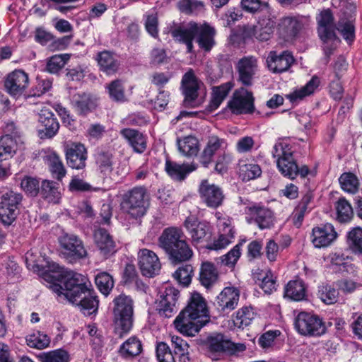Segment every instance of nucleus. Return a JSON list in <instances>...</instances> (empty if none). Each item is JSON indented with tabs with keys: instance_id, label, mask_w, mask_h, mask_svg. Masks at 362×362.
Instances as JSON below:
<instances>
[{
	"instance_id": "1",
	"label": "nucleus",
	"mask_w": 362,
	"mask_h": 362,
	"mask_svg": "<svg viewBox=\"0 0 362 362\" xmlns=\"http://www.w3.org/2000/svg\"><path fill=\"white\" fill-rule=\"evenodd\" d=\"M210 321L206 303L201 295L194 293L184 310L174 320L178 332L188 337H193Z\"/></svg>"
},
{
	"instance_id": "2",
	"label": "nucleus",
	"mask_w": 362,
	"mask_h": 362,
	"mask_svg": "<svg viewBox=\"0 0 362 362\" xmlns=\"http://www.w3.org/2000/svg\"><path fill=\"white\" fill-rule=\"evenodd\" d=\"M272 156L276 159L279 171L284 177L293 180L298 175L305 177L310 173V169L306 165L298 166L293 156L291 146L286 143H276L274 146Z\"/></svg>"
},
{
	"instance_id": "3",
	"label": "nucleus",
	"mask_w": 362,
	"mask_h": 362,
	"mask_svg": "<svg viewBox=\"0 0 362 362\" xmlns=\"http://www.w3.org/2000/svg\"><path fill=\"white\" fill-rule=\"evenodd\" d=\"M92 288L91 283L86 276L71 270L65 272L63 285L54 284L52 286L54 293L59 296H63L69 302L76 301L79 296L86 294Z\"/></svg>"
},
{
	"instance_id": "4",
	"label": "nucleus",
	"mask_w": 362,
	"mask_h": 362,
	"mask_svg": "<svg viewBox=\"0 0 362 362\" xmlns=\"http://www.w3.org/2000/svg\"><path fill=\"white\" fill-rule=\"evenodd\" d=\"M23 200L21 193L11 189L0 191V223L6 227L16 221Z\"/></svg>"
},
{
	"instance_id": "5",
	"label": "nucleus",
	"mask_w": 362,
	"mask_h": 362,
	"mask_svg": "<svg viewBox=\"0 0 362 362\" xmlns=\"http://www.w3.org/2000/svg\"><path fill=\"white\" fill-rule=\"evenodd\" d=\"M147 191L144 187H135L124 194L121 203L122 209L132 217L143 216L148 206Z\"/></svg>"
},
{
	"instance_id": "6",
	"label": "nucleus",
	"mask_w": 362,
	"mask_h": 362,
	"mask_svg": "<svg viewBox=\"0 0 362 362\" xmlns=\"http://www.w3.org/2000/svg\"><path fill=\"white\" fill-rule=\"evenodd\" d=\"M310 25L309 16L288 15L281 17L276 25V31L280 37L284 40L296 38Z\"/></svg>"
},
{
	"instance_id": "7",
	"label": "nucleus",
	"mask_w": 362,
	"mask_h": 362,
	"mask_svg": "<svg viewBox=\"0 0 362 362\" xmlns=\"http://www.w3.org/2000/svg\"><path fill=\"white\" fill-rule=\"evenodd\" d=\"M58 242L61 257L70 263H75L88 256L83 240L74 234L64 233L58 238Z\"/></svg>"
},
{
	"instance_id": "8",
	"label": "nucleus",
	"mask_w": 362,
	"mask_h": 362,
	"mask_svg": "<svg viewBox=\"0 0 362 362\" xmlns=\"http://www.w3.org/2000/svg\"><path fill=\"white\" fill-rule=\"evenodd\" d=\"M200 344L206 346L212 353H227L235 354L245 350L246 346L242 343H233L222 333L212 332L202 336L199 339Z\"/></svg>"
},
{
	"instance_id": "9",
	"label": "nucleus",
	"mask_w": 362,
	"mask_h": 362,
	"mask_svg": "<svg viewBox=\"0 0 362 362\" xmlns=\"http://www.w3.org/2000/svg\"><path fill=\"white\" fill-rule=\"evenodd\" d=\"M113 303L115 323L124 332H128L133 324V300L130 297L121 294L114 299Z\"/></svg>"
},
{
	"instance_id": "10",
	"label": "nucleus",
	"mask_w": 362,
	"mask_h": 362,
	"mask_svg": "<svg viewBox=\"0 0 362 362\" xmlns=\"http://www.w3.org/2000/svg\"><path fill=\"white\" fill-rule=\"evenodd\" d=\"M294 325L298 332L306 337H320L327 330L325 323L319 316L306 312L297 315Z\"/></svg>"
},
{
	"instance_id": "11",
	"label": "nucleus",
	"mask_w": 362,
	"mask_h": 362,
	"mask_svg": "<svg viewBox=\"0 0 362 362\" xmlns=\"http://www.w3.org/2000/svg\"><path fill=\"white\" fill-rule=\"evenodd\" d=\"M254 100L252 92L240 88L235 90L227 106L235 115L251 114L255 111Z\"/></svg>"
},
{
	"instance_id": "12",
	"label": "nucleus",
	"mask_w": 362,
	"mask_h": 362,
	"mask_svg": "<svg viewBox=\"0 0 362 362\" xmlns=\"http://www.w3.org/2000/svg\"><path fill=\"white\" fill-rule=\"evenodd\" d=\"M180 291L172 286H166L164 291L160 292L159 298L156 300V310L159 315L164 317H171L177 311L176 306Z\"/></svg>"
},
{
	"instance_id": "13",
	"label": "nucleus",
	"mask_w": 362,
	"mask_h": 362,
	"mask_svg": "<svg viewBox=\"0 0 362 362\" xmlns=\"http://www.w3.org/2000/svg\"><path fill=\"white\" fill-rule=\"evenodd\" d=\"M184 226L190 235L191 242L197 245L204 242H208L211 235L210 226L205 221H199L194 216H188L184 221Z\"/></svg>"
},
{
	"instance_id": "14",
	"label": "nucleus",
	"mask_w": 362,
	"mask_h": 362,
	"mask_svg": "<svg viewBox=\"0 0 362 362\" xmlns=\"http://www.w3.org/2000/svg\"><path fill=\"white\" fill-rule=\"evenodd\" d=\"M29 76L22 69H15L9 73L4 81L6 91L13 98H20L28 88Z\"/></svg>"
},
{
	"instance_id": "15",
	"label": "nucleus",
	"mask_w": 362,
	"mask_h": 362,
	"mask_svg": "<svg viewBox=\"0 0 362 362\" xmlns=\"http://www.w3.org/2000/svg\"><path fill=\"white\" fill-rule=\"evenodd\" d=\"M317 21L319 37L325 44L335 40L340 42L336 34L337 26L334 24V17L329 9L322 11L317 17Z\"/></svg>"
},
{
	"instance_id": "16",
	"label": "nucleus",
	"mask_w": 362,
	"mask_h": 362,
	"mask_svg": "<svg viewBox=\"0 0 362 362\" xmlns=\"http://www.w3.org/2000/svg\"><path fill=\"white\" fill-rule=\"evenodd\" d=\"M199 192L202 202L211 209L218 208L225 199L223 189L215 184L209 183L207 180L202 182Z\"/></svg>"
},
{
	"instance_id": "17",
	"label": "nucleus",
	"mask_w": 362,
	"mask_h": 362,
	"mask_svg": "<svg viewBox=\"0 0 362 362\" xmlns=\"http://www.w3.org/2000/svg\"><path fill=\"white\" fill-rule=\"evenodd\" d=\"M190 30H193L192 34L196 37V41L199 47L205 52H209L215 45L214 37L216 30L207 23L198 24L194 22L188 23Z\"/></svg>"
},
{
	"instance_id": "18",
	"label": "nucleus",
	"mask_w": 362,
	"mask_h": 362,
	"mask_svg": "<svg viewBox=\"0 0 362 362\" xmlns=\"http://www.w3.org/2000/svg\"><path fill=\"white\" fill-rule=\"evenodd\" d=\"M276 25L274 18L264 16L260 18L255 25L247 27L245 34L259 41H267L271 38Z\"/></svg>"
},
{
	"instance_id": "19",
	"label": "nucleus",
	"mask_w": 362,
	"mask_h": 362,
	"mask_svg": "<svg viewBox=\"0 0 362 362\" xmlns=\"http://www.w3.org/2000/svg\"><path fill=\"white\" fill-rule=\"evenodd\" d=\"M202 84L192 69L184 74L182 78V87L185 95L184 104L186 107H196L198 106L197 98Z\"/></svg>"
},
{
	"instance_id": "20",
	"label": "nucleus",
	"mask_w": 362,
	"mask_h": 362,
	"mask_svg": "<svg viewBox=\"0 0 362 362\" xmlns=\"http://www.w3.org/2000/svg\"><path fill=\"white\" fill-rule=\"evenodd\" d=\"M139 266L143 276L153 277L158 274L161 265L157 255L148 249L139 252Z\"/></svg>"
},
{
	"instance_id": "21",
	"label": "nucleus",
	"mask_w": 362,
	"mask_h": 362,
	"mask_svg": "<svg viewBox=\"0 0 362 362\" xmlns=\"http://www.w3.org/2000/svg\"><path fill=\"white\" fill-rule=\"evenodd\" d=\"M337 236L338 234L333 225L327 223L313 228L312 243L315 247H325L329 246L337 238Z\"/></svg>"
},
{
	"instance_id": "22",
	"label": "nucleus",
	"mask_w": 362,
	"mask_h": 362,
	"mask_svg": "<svg viewBox=\"0 0 362 362\" xmlns=\"http://www.w3.org/2000/svg\"><path fill=\"white\" fill-rule=\"evenodd\" d=\"M66 163L69 167L81 170L86 165L87 150L83 144L80 143L67 146L65 150Z\"/></svg>"
},
{
	"instance_id": "23",
	"label": "nucleus",
	"mask_w": 362,
	"mask_h": 362,
	"mask_svg": "<svg viewBox=\"0 0 362 362\" xmlns=\"http://www.w3.org/2000/svg\"><path fill=\"white\" fill-rule=\"evenodd\" d=\"M240 300V291L235 287H226L216 297L215 304L223 313H230L238 304Z\"/></svg>"
},
{
	"instance_id": "24",
	"label": "nucleus",
	"mask_w": 362,
	"mask_h": 362,
	"mask_svg": "<svg viewBox=\"0 0 362 362\" xmlns=\"http://www.w3.org/2000/svg\"><path fill=\"white\" fill-rule=\"evenodd\" d=\"M186 238L182 230L177 227H169L163 230L158 238L159 246L169 255L173 247Z\"/></svg>"
},
{
	"instance_id": "25",
	"label": "nucleus",
	"mask_w": 362,
	"mask_h": 362,
	"mask_svg": "<svg viewBox=\"0 0 362 362\" xmlns=\"http://www.w3.org/2000/svg\"><path fill=\"white\" fill-rule=\"evenodd\" d=\"M294 62V58L288 51H284L278 54L276 51L269 52L267 63L268 68L274 73H281L286 71Z\"/></svg>"
},
{
	"instance_id": "26",
	"label": "nucleus",
	"mask_w": 362,
	"mask_h": 362,
	"mask_svg": "<svg viewBox=\"0 0 362 362\" xmlns=\"http://www.w3.org/2000/svg\"><path fill=\"white\" fill-rule=\"evenodd\" d=\"M227 146L228 144L224 139L219 138L215 135L210 136L208 139L206 145L201 154V163L205 168H207L212 162L214 156L218 152L224 151Z\"/></svg>"
},
{
	"instance_id": "27",
	"label": "nucleus",
	"mask_w": 362,
	"mask_h": 362,
	"mask_svg": "<svg viewBox=\"0 0 362 362\" xmlns=\"http://www.w3.org/2000/svg\"><path fill=\"white\" fill-rule=\"evenodd\" d=\"M71 105L78 115L86 116L97 107V98L90 93H78L73 95Z\"/></svg>"
},
{
	"instance_id": "28",
	"label": "nucleus",
	"mask_w": 362,
	"mask_h": 362,
	"mask_svg": "<svg viewBox=\"0 0 362 362\" xmlns=\"http://www.w3.org/2000/svg\"><path fill=\"white\" fill-rule=\"evenodd\" d=\"M70 303L78 307L84 315H95L98 313L99 300L93 288L86 294L79 296L76 301L72 300Z\"/></svg>"
},
{
	"instance_id": "29",
	"label": "nucleus",
	"mask_w": 362,
	"mask_h": 362,
	"mask_svg": "<svg viewBox=\"0 0 362 362\" xmlns=\"http://www.w3.org/2000/svg\"><path fill=\"white\" fill-rule=\"evenodd\" d=\"M95 243L100 253L108 257L116 252V243L108 231L100 228L94 233Z\"/></svg>"
},
{
	"instance_id": "30",
	"label": "nucleus",
	"mask_w": 362,
	"mask_h": 362,
	"mask_svg": "<svg viewBox=\"0 0 362 362\" xmlns=\"http://www.w3.org/2000/svg\"><path fill=\"white\" fill-rule=\"evenodd\" d=\"M257 60L252 57H244L237 64L239 81L246 86L252 84L253 76L257 70Z\"/></svg>"
},
{
	"instance_id": "31",
	"label": "nucleus",
	"mask_w": 362,
	"mask_h": 362,
	"mask_svg": "<svg viewBox=\"0 0 362 362\" xmlns=\"http://www.w3.org/2000/svg\"><path fill=\"white\" fill-rule=\"evenodd\" d=\"M247 213L252 216L260 229L270 228L274 226L273 212L265 207L253 206L247 208Z\"/></svg>"
},
{
	"instance_id": "32",
	"label": "nucleus",
	"mask_w": 362,
	"mask_h": 362,
	"mask_svg": "<svg viewBox=\"0 0 362 362\" xmlns=\"http://www.w3.org/2000/svg\"><path fill=\"white\" fill-rule=\"evenodd\" d=\"M38 122L42 127L40 134L44 133L47 138L55 136L59 129V124L54 115L49 109L44 107L39 113Z\"/></svg>"
},
{
	"instance_id": "33",
	"label": "nucleus",
	"mask_w": 362,
	"mask_h": 362,
	"mask_svg": "<svg viewBox=\"0 0 362 362\" xmlns=\"http://www.w3.org/2000/svg\"><path fill=\"white\" fill-rule=\"evenodd\" d=\"M233 83L228 81L218 86L212 88L211 99L206 110L212 112L221 105L223 101L226 98L230 91L233 88Z\"/></svg>"
},
{
	"instance_id": "34",
	"label": "nucleus",
	"mask_w": 362,
	"mask_h": 362,
	"mask_svg": "<svg viewBox=\"0 0 362 362\" xmlns=\"http://www.w3.org/2000/svg\"><path fill=\"white\" fill-rule=\"evenodd\" d=\"M120 134L127 141L135 152L141 153L146 150V140L139 131L124 128L120 131Z\"/></svg>"
},
{
	"instance_id": "35",
	"label": "nucleus",
	"mask_w": 362,
	"mask_h": 362,
	"mask_svg": "<svg viewBox=\"0 0 362 362\" xmlns=\"http://www.w3.org/2000/svg\"><path fill=\"white\" fill-rule=\"evenodd\" d=\"M196 169L193 165L188 164H178L169 159H166L165 170L167 174L174 180L182 181L187 175Z\"/></svg>"
},
{
	"instance_id": "36",
	"label": "nucleus",
	"mask_w": 362,
	"mask_h": 362,
	"mask_svg": "<svg viewBox=\"0 0 362 362\" xmlns=\"http://www.w3.org/2000/svg\"><path fill=\"white\" fill-rule=\"evenodd\" d=\"M320 78L317 76H314L303 87L287 94L286 97L291 103H297L305 97L313 93L315 90L320 85Z\"/></svg>"
},
{
	"instance_id": "37",
	"label": "nucleus",
	"mask_w": 362,
	"mask_h": 362,
	"mask_svg": "<svg viewBox=\"0 0 362 362\" xmlns=\"http://www.w3.org/2000/svg\"><path fill=\"white\" fill-rule=\"evenodd\" d=\"M173 250L168 255L169 259L174 264L187 262L193 256V251L187 243L186 238L182 240L179 245L177 244Z\"/></svg>"
},
{
	"instance_id": "38",
	"label": "nucleus",
	"mask_w": 362,
	"mask_h": 362,
	"mask_svg": "<svg viewBox=\"0 0 362 362\" xmlns=\"http://www.w3.org/2000/svg\"><path fill=\"white\" fill-rule=\"evenodd\" d=\"M218 276V271L214 263L210 262H202L199 276V280L202 286L209 288L216 283Z\"/></svg>"
},
{
	"instance_id": "39",
	"label": "nucleus",
	"mask_w": 362,
	"mask_h": 362,
	"mask_svg": "<svg viewBox=\"0 0 362 362\" xmlns=\"http://www.w3.org/2000/svg\"><path fill=\"white\" fill-rule=\"evenodd\" d=\"M193 30H190L188 25L187 26H177L175 28H171L170 33L172 37L180 42L186 45L187 51L188 53L193 52V40L194 37L192 34Z\"/></svg>"
},
{
	"instance_id": "40",
	"label": "nucleus",
	"mask_w": 362,
	"mask_h": 362,
	"mask_svg": "<svg viewBox=\"0 0 362 362\" xmlns=\"http://www.w3.org/2000/svg\"><path fill=\"white\" fill-rule=\"evenodd\" d=\"M141 341L136 337H131L119 349V354L124 358L130 359L139 356L142 351Z\"/></svg>"
},
{
	"instance_id": "41",
	"label": "nucleus",
	"mask_w": 362,
	"mask_h": 362,
	"mask_svg": "<svg viewBox=\"0 0 362 362\" xmlns=\"http://www.w3.org/2000/svg\"><path fill=\"white\" fill-rule=\"evenodd\" d=\"M306 288L301 280L290 281L284 288V297L295 301H300L305 298Z\"/></svg>"
},
{
	"instance_id": "42",
	"label": "nucleus",
	"mask_w": 362,
	"mask_h": 362,
	"mask_svg": "<svg viewBox=\"0 0 362 362\" xmlns=\"http://www.w3.org/2000/svg\"><path fill=\"white\" fill-rule=\"evenodd\" d=\"M96 59L100 70L108 75L115 73L119 66L114 55L108 51L98 53Z\"/></svg>"
},
{
	"instance_id": "43",
	"label": "nucleus",
	"mask_w": 362,
	"mask_h": 362,
	"mask_svg": "<svg viewBox=\"0 0 362 362\" xmlns=\"http://www.w3.org/2000/svg\"><path fill=\"white\" fill-rule=\"evenodd\" d=\"M40 194L48 202L57 204L61 199L59 185L51 180H43L42 182Z\"/></svg>"
},
{
	"instance_id": "44",
	"label": "nucleus",
	"mask_w": 362,
	"mask_h": 362,
	"mask_svg": "<svg viewBox=\"0 0 362 362\" xmlns=\"http://www.w3.org/2000/svg\"><path fill=\"white\" fill-rule=\"evenodd\" d=\"M99 172L104 177H110L113 170V155L109 151H100L95 156Z\"/></svg>"
},
{
	"instance_id": "45",
	"label": "nucleus",
	"mask_w": 362,
	"mask_h": 362,
	"mask_svg": "<svg viewBox=\"0 0 362 362\" xmlns=\"http://www.w3.org/2000/svg\"><path fill=\"white\" fill-rule=\"evenodd\" d=\"M177 144L179 151L184 156L191 157L196 156L199 151V141L193 136L177 139Z\"/></svg>"
},
{
	"instance_id": "46",
	"label": "nucleus",
	"mask_w": 362,
	"mask_h": 362,
	"mask_svg": "<svg viewBox=\"0 0 362 362\" xmlns=\"http://www.w3.org/2000/svg\"><path fill=\"white\" fill-rule=\"evenodd\" d=\"M255 313L250 306H244L240 308L233 316L234 325L238 328L244 329L249 326L254 320Z\"/></svg>"
},
{
	"instance_id": "47",
	"label": "nucleus",
	"mask_w": 362,
	"mask_h": 362,
	"mask_svg": "<svg viewBox=\"0 0 362 362\" xmlns=\"http://www.w3.org/2000/svg\"><path fill=\"white\" fill-rule=\"evenodd\" d=\"M346 242L354 254H362V228L354 227L350 230L346 235Z\"/></svg>"
},
{
	"instance_id": "48",
	"label": "nucleus",
	"mask_w": 362,
	"mask_h": 362,
	"mask_svg": "<svg viewBox=\"0 0 362 362\" xmlns=\"http://www.w3.org/2000/svg\"><path fill=\"white\" fill-rule=\"evenodd\" d=\"M341 188L349 194H356L359 188L360 182L357 176L352 173H344L339 178Z\"/></svg>"
},
{
	"instance_id": "49",
	"label": "nucleus",
	"mask_w": 362,
	"mask_h": 362,
	"mask_svg": "<svg viewBox=\"0 0 362 362\" xmlns=\"http://www.w3.org/2000/svg\"><path fill=\"white\" fill-rule=\"evenodd\" d=\"M48 165L53 176L58 180H61L66 173V168L59 156L56 153L47 156Z\"/></svg>"
},
{
	"instance_id": "50",
	"label": "nucleus",
	"mask_w": 362,
	"mask_h": 362,
	"mask_svg": "<svg viewBox=\"0 0 362 362\" xmlns=\"http://www.w3.org/2000/svg\"><path fill=\"white\" fill-rule=\"evenodd\" d=\"M317 296L325 304L331 305L337 301L339 291L332 285L322 284L318 287Z\"/></svg>"
},
{
	"instance_id": "51",
	"label": "nucleus",
	"mask_w": 362,
	"mask_h": 362,
	"mask_svg": "<svg viewBox=\"0 0 362 362\" xmlns=\"http://www.w3.org/2000/svg\"><path fill=\"white\" fill-rule=\"evenodd\" d=\"M337 218L341 223H346L353 217V209L345 198H340L336 204Z\"/></svg>"
},
{
	"instance_id": "52",
	"label": "nucleus",
	"mask_w": 362,
	"mask_h": 362,
	"mask_svg": "<svg viewBox=\"0 0 362 362\" xmlns=\"http://www.w3.org/2000/svg\"><path fill=\"white\" fill-rule=\"evenodd\" d=\"M26 342L31 348L43 349L49 346L50 339L46 334L35 331L26 337Z\"/></svg>"
},
{
	"instance_id": "53",
	"label": "nucleus",
	"mask_w": 362,
	"mask_h": 362,
	"mask_svg": "<svg viewBox=\"0 0 362 362\" xmlns=\"http://www.w3.org/2000/svg\"><path fill=\"white\" fill-rule=\"evenodd\" d=\"M179 10L186 14H197L203 11L204 3L198 0H180L177 3Z\"/></svg>"
},
{
	"instance_id": "54",
	"label": "nucleus",
	"mask_w": 362,
	"mask_h": 362,
	"mask_svg": "<svg viewBox=\"0 0 362 362\" xmlns=\"http://www.w3.org/2000/svg\"><path fill=\"white\" fill-rule=\"evenodd\" d=\"M95 282L100 291L107 296L114 286L112 276L107 272H100L95 278Z\"/></svg>"
},
{
	"instance_id": "55",
	"label": "nucleus",
	"mask_w": 362,
	"mask_h": 362,
	"mask_svg": "<svg viewBox=\"0 0 362 362\" xmlns=\"http://www.w3.org/2000/svg\"><path fill=\"white\" fill-rule=\"evenodd\" d=\"M262 174V170L259 165L254 163H247L240 167V177L243 181H249L259 177Z\"/></svg>"
},
{
	"instance_id": "56",
	"label": "nucleus",
	"mask_w": 362,
	"mask_h": 362,
	"mask_svg": "<svg viewBox=\"0 0 362 362\" xmlns=\"http://www.w3.org/2000/svg\"><path fill=\"white\" fill-rule=\"evenodd\" d=\"M110 98L119 103L126 101L124 95V88L122 82L119 80L112 81L107 87Z\"/></svg>"
},
{
	"instance_id": "57",
	"label": "nucleus",
	"mask_w": 362,
	"mask_h": 362,
	"mask_svg": "<svg viewBox=\"0 0 362 362\" xmlns=\"http://www.w3.org/2000/svg\"><path fill=\"white\" fill-rule=\"evenodd\" d=\"M41 362H69V354L63 349L44 353L40 356Z\"/></svg>"
},
{
	"instance_id": "58",
	"label": "nucleus",
	"mask_w": 362,
	"mask_h": 362,
	"mask_svg": "<svg viewBox=\"0 0 362 362\" xmlns=\"http://www.w3.org/2000/svg\"><path fill=\"white\" fill-rule=\"evenodd\" d=\"M22 189L30 197H36L40 192L39 180L30 176H25L21 180Z\"/></svg>"
},
{
	"instance_id": "59",
	"label": "nucleus",
	"mask_w": 362,
	"mask_h": 362,
	"mask_svg": "<svg viewBox=\"0 0 362 362\" xmlns=\"http://www.w3.org/2000/svg\"><path fill=\"white\" fill-rule=\"evenodd\" d=\"M193 268L190 264H185L179 267L173 274L174 278L183 286H188L192 280Z\"/></svg>"
},
{
	"instance_id": "60",
	"label": "nucleus",
	"mask_w": 362,
	"mask_h": 362,
	"mask_svg": "<svg viewBox=\"0 0 362 362\" xmlns=\"http://www.w3.org/2000/svg\"><path fill=\"white\" fill-rule=\"evenodd\" d=\"M241 246L242 243L237 244L227 254L222 256L221 257L222 263L229 267H234L240 257Z\"/></svg>"
},
{
	"instance_id": "61",
	"label": "nucleus",
	"mask_w": 362,
	"mask_h": 362,
	"mask_svg": "<svg viewBox=\"0 0 362 362\" xmlns=\"http://www.w3.org/2000/svg\"><path fill=\"white\" fill-rule=\"evenodd\" d=\"M52 82L49 79H42L37 78V83L33 87L29 95L33 97H40L49 91L52 88Z\"/></svg>"
},
{
	"instance_id": "62",
	"label": "nucleus",
	"mask_w": 362,
	"mask_h": 362,
	"mask_svg": "<svg viewBox=\"0 0 362 362\" xmlns=\"http://www.w3.org/2000/svg\"><path fill=\"white\" fill-rule=\"evenodd\" d=\"M69 188L71 192H92L98 189L77 176L72 177Z\"/></svg>"
},
{
	"instance_id": "63",
	"label": "nucleus",
	"mask_w": 362,
	"mask_h": 362,
	"mask_svg": "<svg viewBox=\"0 0 362 362\" xmlns=\"http://www.w3.org/2000/svg\"><path fill=\"white\" fill-rule=\"evenodd\" d=\"M156 356L159 362H175L174 356L166 343L158 344Z\"/></svg>"
},
{
	"instance_id": "64",
	"label": "nucleus",
	"mask_w": 362,
	"mask_h": 362,
	"mask_svg": "<svg viewBox=\"0 0 362 362\" xmlns=\"http://www.w3.org/2000/svg\"><path fill=\"white\" fill-rule=\"evenodd\" d=\"M342 35L344 39L351 44L355 38L354 27L351 22L339 23L336 28Z\"/></svg>"
}]
</instances>
